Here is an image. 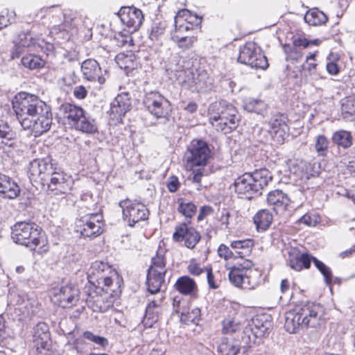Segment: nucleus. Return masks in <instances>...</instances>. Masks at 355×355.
Here are the masks:
<instances>
[{
	"label": "nucleus",
	"instance_id": "nucleus-1",
	"mask_svg": "<svg viewBox=\"0 0 355 355\" xmlns=\"http://www.w3.org/2000/svg\"><path fill=\"white\" fill-rule=\"evenodd\" d=\"M12 107L21 127L31 130L35 137L50 130L53 121L51 108L37 96L20 93L15 97Z\"/></svg>",
	"mask_w": 355,
	"mask_h": 355
},
{
	"label": "nucleus",
	"instance_id": "nucleus-2",
	"mask_svg": "<svg viewBox=\"0 0 355 355\" xmlns=\"http://www.w3.org/2000/svg\"><path fill=\"white\" fill-rule=\"evenodd\" d=\"M237 110L225 100L211 103L208 108L209 121L217 131L229 133L237 125Z\"/></svg>",
	"mask_w": 355,
	"mask_h": 355
},
{
	"label": "nucleus",
	"instance_id": "nucleus-3",
	"mask_svg": "<svg viewBox=\"0 0 355 355\" xmlns=\"http://www.w3.org/2000/svg\"><path fill=\"white\" fill-rule=\"evenodd\" d=\"M11 237L15 243L24 245L31 250H35L40 245L44 247L46 241L44 233L37 224L24 221L13 225Z\"/></svg>",
	"mask_w": 355,
	"mask_h": 355
},
{
	"label": "nucleus",
	"instance_id": "nucleus-4",
	"mask_svg": "<svg viewBox=\"0 0 355 355\" xmlns=\"http://www.w3.org/2000/svg\"><path fill=\"white\" fill-rule=\"evenodd\" d=\"M311 261H313L315 267L324 276L327 285L330 286L332 282V272L329 267L315 257L310 256L308 253L302 254L297 248H291L288 251V263L292 269L296 271H300L303 268H309Z\"/></svg>",
	"mask_w": 355,
	"mask_h": 355
},
{
	"label": "nucleus",
	"instance_id": "nucleus-5",
	"mask_svg": "<svg viewBox=\"0 0 355 355\" xmlns=\"http://www.w3.org/2000/svg\"><path fill=\"white\" fill-rule=\"evenodd\" d=\"M75 228L85 238H96L103 232V216L98 213H89L78 218Z\"/></svg>",
	"mask_w": 355,
	"mask_h": 355
},
{
	"label": "nucleus",
	"instance_id": "nucleus-6",
	"mask_svg": "<svg viewBox=\"0 0 355 355\" xmlns=\"http://www.w3.org/2000/svg\"><path fill=\"white\" fill-rule=\"evenodd\" d=\"M238 61L252 68L266 69L268 67L266 57L254 42H248L241 47Z\"/></svg>",
	"mask_w": 355,
	"mask_h": 355
},
{
	"label": "nucleus",
	"instance_id": "nucleus-7",
	"mask_svg": "<svg viewBox=\"0 0 355 355\" xmlns=\"http://www.w3.org/2000/svg\"><path fill=\"white\" fill-rule=\"evenodd\" d=\"M304 327L316 328L325 321V310L320 304L307 302L297 305Z\"/></svg>",
	"mask_w": 355,
	"mask_h": 355
},
{
	"label": "nucleus",
	"instance_id": "nucleus-8",
	"mask_svg": "<svg viewBox=\"0 0 355 355\" xmlns=\"http://www.w3.org/2000/svg\"><path fill=\"white\" fill-rule=\"evenodd\" d=\"M272 318L270 314L260 313L253 317L245 327L243 334L249 343H255L258 338L264 337L272 327Z\"/></svg>",
	"mask_w": 355,
	"mask_h": 355
},
{
	"label": "nucleus",
	"instance_id": "nucleus-9",
	"mask_svg": "<svg viewBox=\"0 0 355 355\" xmlns=\"http://www.w3.org/2000/svg\"><path fill=\"white\" fill-rule=\"evenodd\" d=\"M63 21L60 24L53 26L50 34L58 43L69 40L76 33L77 27L76 14L71 10H65L62 13Z\"/></svg>",
	"mask_w": 355,
	"mask_h": 355
},
{
	"label": "nucleus",
	"instance_id": "nucleus-10",
	"mask_svg": "<svg viewBox=\"0 0 355 355\" xmlns=\"http://www.w3.org/2000/svg\"><path fill=\"white\" fill-rule=\"evenodd\" d=\"M144 104L149 112L157 119L167 118L171 111L169 101L156 91L146 93Z\"/></svg>",
	"mask_w": 355,
	"mask_h": 355
},
{
	"label": "nucleus",
	"instance_id": "nucleus-11",
	"mask_svg": "<svg viewBox=\"0 0 355 355\" xmlns=\"http://www.w3.org/2000/svg\"><path fill=\"white\" fill-rule=\"evenodd\" d=\"M119 206L122 209L124 220L130 227L148 218L149 211L142 203L125 199L120 201Z\"/></svg>",
	"mask_w": 355,
	"mask_h": 355
},
{
	"label": "nucleus",
	"instance_id": "nucleus-12",
	"mask_svg": "<svg viewBox=\"0 0 355 355\" xmlns=\"http://www.w3.org/2000/svg\"><path fill=\"white\" fill-rule=\"evenodd\" d=\"M211 158L207 144L202 140H193L187 153V159L193 166H205Z\"/></svg>",
	"mask_w": 355,
	"mask_h": 355
},
{
	"label": "nucleus",
	"instance_id": "nucleus-13",
	"mask_svg": "<svg viewBox=\"0 0 355 355\" xmlns=\"http://www.w3.org/2000/svg\"><path fill=\"white\" fill-rule=\"evenodd\" d=\"M44 184H46L48 190L55 195L67 193L71 191L73 180L70 175L56 168Z\"/></svg>",
	"mask_w": 355,
	"mask_h": 355
},
{
	"label": "nucleus",
	"instance_id": "nucleus-14",
	"mask_svg": "<svg viewBox=\"0 0 355 355\" xmlns=\"http://www.w3.org/2000/svg\"><path fill=\"white\" fill-rule=\"evenodd\" d=\"M79 294L78 287L69 284L55 291L53 300L62 308H71L77 304L79 301Z\"/></svg>",
	"mask_w": 355,
	"mask_h": 355
},
{
	"label": "nucleus",
	"instance_id": "nucleus-15",
	"mask_svg": "<svg viewBox=\"0 0 355 355\" xmlns=\"http://www.w3.org/2000/svg\"><path fill=\"white\" fill-rule=\"evenodd\" d=\"M173 238L177 242L184 241L185 247L193 249L200 241L201 236L195 228L184 223L175 227Z\"/></svg>",
	"mask_w": 355,
	"mask_h": 355
},
{
	"label": "nucleus",
	"instance_id": "nucleus-16",
	"mask_svg": "<svg viewBox=\"0 0 355 355\" xmlns=\"http://www.w3.org/2000/svg\"><path fill=\"white\" fill-rule=\"evenodd\" d=\"M55 168L53 164L44 159H34L29 164L28 173L31 180L41 181L44 184Z\"/></svg>",
	"mask_w": 355,
	"mask_h": 355
},
{
	"label": "nucleus",
	"instance_id": "nucleus-17",
	"mask_svg": "<svg viewBox=\"0 0 355 355\" xmlns=\"http://www.w3.org/2000/svg\"><path fill=\"white\" fill-rule=\"evenodd\" d=\"M318 40H308L303 37H295L293 40V44H285L283 50L286 55V60L298 61L302 58V52L300 47L307 48L310 45H318Z\"/></svg>",
	"mask_w": 355,
	"mask_h": 355
},
{
	"label": "nucleus",
	"instance_id": "nucleus-18",
	"mask_svg": "<svg viewBox=\"0 0 355 355\" xmlns=\"http://www.w3.org/2000/svg\"><path fill=\"white\" fill-rule=\"evenodd\" d=\"M121 21L130 28V31H135L139 28L143 23L144 15L141 10L125 7L119 12Z\"/></svg>",
	"mask_w": 355,
	"mask_h": 355
},
{
	"label": "nucleus",
	"instance_id": "nucleus-19",
	"mask_svg": "<svg viewBox=\"0 0 355 355\" xmlns=\"http://www.w3.org/2000/svg\"><path fill=\"white\" fill-rule=\"evenodd\" d=\"M130 107L131 101L128 94H119L111 103L110 116L113 120L120 121Z\"/></svg>",
	"mask_w": 355,
	"mask_h": 355
},
{
	"label": "nucleus",
	"instance_id": "nucleus-20",
	"mask_svg": "<svg viewBox=\"0 0 355 355\" xmlns=\"http://www.w3.org/2000/svg\"><path fill=\"white\" fill-rule=\"evenodd\" d=\"M83 76L89 81H98L100 85L105 83L106 78L101 74V68L98 62L93 59L85 60L81 65Z\"/></svg>",
	"mask_w": 355,
	"mask_h": 355
},
{
	"label": "nucleus",
	"instance_id": "nucleus-21",
	"mask_svg": "<svg viewBox=\"0 0 355 355\" xmlns=\"http://www.w3.org/2000/svg\"><path fill=\"white\" fill-rule=\"evenodd\" d=\"M236 192L240 198L250 199L253 194H258L250 173H245L239 176L234 182Z\"/></svg>",
	"mask_w": 355,
	"mask_h": 355
},
{
	"label": "nucleus",
	"instance_id": "nucleus-22",
	"mask_svg": "<svg viewBox=\"0 0 355 355\" xmlns=\"http://www.w3.org/2000/svg\"><path fill=\"white\" fill-rule=\"evenodd\" d=\"M60 112L64 124L73 129L80 117L82 116L85 110L79 106L71 103H64L60 106Z\"/></svg>",
	"mask_w": 355,
	"mask_h": 355
},
{
	"label": "nucleus",
	"instance_id": "nucleus-23",
	"mask_svg": "<svg viewBox=\"0 0 355 355\" xmlns=\"http://www.w3.org/2000/svg\"><path fill=\"white\" fill-rule=\"evenodd\" d=\"M267 202L269 205L273 207V209L278 214L284 212L291 200L286 193L282 190L276 189L268 194Z\"/></svg>",
	"mask_w": 355,
	"mask_h": 355
},
{
	"label": "nucleus",
	"instance_id": "nucleus-24",
	"mask_svg": "<svg viewBox=\"0 0 355 355\" xmlns=\"http://www.w3.org/2000/svg\"><path fill=\"white\" fill-rule=\"evenodd\" d=\"M112 273V269L107 263L101 261H96L93 262L87 271V279L89 282L92 285H96V282L105 275ZM113 275L116 276V273L113 272Z\"/></svg>",
	"mask_w": 355,
	"mask_h": 355
},
{
	"label": "nucleus",
	"instance_id": "nucleus-25",
	"mask_svg": "<svg viewBox=\"0 0 355 355\" xmlns=\"http://www.w3.org/2000/svg\"><path fill=\"white\" fill-rule=\"evenodd\" d=\"M162 297L156 299L150 300V302L146 309V313L143 322L146 327H152L158 320V315L161 310Z\"/></svg>",
	"mask_w": 355,
	"mask_h": 355
},
{
	"label": "nucleus",
	"instance_id": "nucleus-26",
	"mask_svg": "<svg viewBox=\"0 0 355 355\" xmlns=\"http://www.w3.org/2000/svg\"><path fill=\"white\" fill-rule=\"evenodd\" d=\"M19 192V187L15 182L8 176L0 173V193L3 198H15Z\"/></svg>",
	"mask_w": 355,
	"mask_h": 355
},
{
	"label": "nucleus",
	"instance_id": "nucleus-27",
	"mask_svg": "<svg viewBox=\"0 0 355 355\" xmlns=\"http://www.w3.org/2000/svg\"><path fill=\"white\" fill-rule=\"evenodd\" d=\"M229 270V279L230 282L237 287H244L248 288H252L257 285V282H254L251 284L250 277L253 272L252 270L249 271V275H247L243 272H240L239 271L227 269ZM254 273H257V272H254Z\"/></svg>",
	"mask_w": 355,
	"mask_h": 355
},
{
	"label": "nucleus",
	"instance_id": "nucleus-28",
	"mask_svg": "<svg viewBox=\"0 0 355 355\" xmlns=\"http://www.w3.org/2000/svg\"><path fill=\"white\" fill-rule=\"evenodd\" d=\"M166 273L148 270L146 285L148 291L151 294L157 293L165 286Z\"/></svg>",
	"mask_w": 355,
	"mask_h": 355
},
{
	"label": "nucleus",
	"instance_id": "nucleus-29",
	"mask_svg": "<svg viewBox=\"0 0 355 355\" xmlns=\"http://www.w3.org/2000/svg\"><path fill=\"white\" fill-rule=\"evenodd\" d=\"M73 129L82 133L92 135L98 132V125L96 120L85 111Z\"/></svg>",
	"mask_w": 355,
	"mask_h": 355
},
{
	"label": "nucleus",
	"instance_id": "nucleus-30",
	"mask_svg": "<svg viewBox=\"0 0 355 355\" xmlns=\"http://www.w3.org/2000/svg\"><path fill=\"white\" fill-rule=\"evenodd\" d=\"M284 327L286 330L291 334H295L300 327H304L297 306L286 312Z\"/></svg>",
	"mask_w": 355,
	"mask_h": 355
},
{
	"label": "nucleus",
	"instance_id": "nucleus-31",
	"mask_svg": "<svg viewBox=\"0 0 355 355\" xmlns=\"http://www.w3.org/2000/svg\"><path fill=\"white\" fill-rule=\"evenodd\" d=\"M250 175L252 179L253 184H254L258 194L261 193V191L272 180L270 171L266 168L256 170L253 173H250Z\"/></svg>",
	"mask_w": 355,
	"mask_h": 355
},
{
	"label": "nucleus",
	"instance_id": "nucleus-32",
	"mask_svg": "<svg viewBox=\"0 0 355 355\" xmlns=\"http://www.w3.org/2000/svg\"><path fill=\"white\" fill-rule=\"evenodd\" d=\"M175 288L181 294L185 295H193L198 290L197 285L194 280L188 276L179 277L175 284Z\"/></svg>",
	"mask_w": 355,
	"mask_h": 355
},
{
	"label": "nucleus",
	"instance_id": "nucleus-33",
	"mask_svg": "<svg viewBox=\"0 0 355 355\" xmlns=\"http://www.w3.org/2000/svg\"><path fill=\"white\" fill-rule=\"evenodd\" d=\"M254 241L252 239L234 241L231 243L234 256L248 258L252 253Z\"/></svg>",
	"mask_w": 355,
	"mask_h": 355
},
{
	"label": "nucleus",
	"instance_id": "nucleus-34",
	"mask_svg": "<svg viewBox=\"0 0 355 355\" xmlns=\"http://www.w3.org/2000/svg\"><path fill=\"white\" fill-rule=\"evenodd\" d=\"M273 216L268 209L259 210L254 216L253 221L258 230H267L272 222Z\"/></svg>",
	"mask_w": 355,
	"mask_h": 355
},
{
	"label": "nucleus",
	"instance_id": "nucleus-35",
	"mask_svg": "<svg viewBox=\"0 0 355 355\" xmlns=\"http://www.w3.org/2000/svg\"><path fill=\"white\" fill-rule=\"evenodd\" d=\"M304 19L311 26H321L328 20L327 15L316 8L307 11Z\"/></svg>",
	"mask_w": 355,
	"mask_h": 355
},
{
	"label": "nucleus",
	"instance_id": "nucleus-36",
	"mask_svg": "<svg viewBox=\"0 0 355 355\" xmlns=\"http://www.w3.org/2000/svg\"><path fill=\"white\" fill-rule=\"evenodd\" d=\"M166 250L163 248H159L156 255L151 259V264L148 269L150 271L162 272L166 273L167 269L166 267Z\"/></svg>",
	"mask_w": 355,
	"mask_h": 355
},
{
	"label": "nucleus",
	"instance_id": "nucleus-37",
	"mask_svg": "<svg viewBox=\"0 0 355 355\" xmlns=\"http://www.w3.org/2000/svg\"><path fill=\"white\" fill-rule=\"evenodd\" d=\"M331 140L334 144L343 148H348L352 145V136L350 132L344 130L334 132Z\"/></svg>",
	"mask_w": 355,
	"mask_h": 355
},
{
	"label": "nucleus",
	"instance_id": "nucleus-38",
	"mask_svg": "<svg viewBox=\"0 0 355 355\" xmlns=\"http://www.w3.org/2000/svg\"><path fill=\"white\" fill-rule=\"evenodd\" d=\"M252 261L246 257H239L234 256L233 263H227V269H232L247 274V272L252 268Z\"/></svg>",
	"mask_w": 355,
	"mask_h": 355
},
{
	"label": "nucleus",
	"instance_id": "nucleus-39",
	"mask_svg": "<svg viewBox=\"0 0 355 355\" xmlns=\"http://www.w3.org/2000/svg\"><path fill=\"white\" fill-rule=\"evenodd\" d=\"M178 212L183 215L186 218H191L197 211L196 205L183 198H180L177 201Z\"/></svg>",
	"mask_w": 355,
	"mask_h": 355
},
{
	"label": "nucleus",
	"instance_id": "nucleus-40",
	"mask_svg": "<svg viewBox=\"0 0 355 355\" xmlns=\"http://www.w3.org/2000/svg\"><path fill=\"white\" fill-rule=\"evenodd\" d=\"M172 40L177 43L178 47L182 50H188L193 47L197 39L194 36H187L183 34L173 33Z\"/></svg>",
	"mask_w": 355,
	"mask_h": 355
},
{
	"label": "nucleus",
	"instance_id": "nucleus-41",
	"mask_svg": "<svg viewBox=\"0 0 355 355\" xmlns=\"http://www.w3.org/2000/svg\"><path fill=\"white\" fill-rule=\"evenodd\" d=\"M14 43L16 46V51L17 54L20 52L19 49L21 47H31L36 44V40L33 38L30 33H21L18 35L17 37L15 40Z\"/></svg>",
	"mask_w": 355,
	"mask_h": 355
},
{
	"label": "nucleus",
	"instance_id": "nucleus-42",
	"mask_svg": "<svg viewBox=\"0 0 355 355\" xmlns=\"http://www.w3.org/2000/svg\"><path fill=\"white\" fill-rule=\"evenodd\" d=\"M22 64L30 69H36L43 67L45 62L38 55L28 54L21 58Z\"/></svg>",
	"mask_w": 355,
	"mask_h": 355
},
{
	"label": "nucleus",
	"instance_id": "nucleus-43",
	"mask_svg": "<svg viewBox=\"0 0 355 355\" xmlns=\"http://www.w3.org/2000/svg\"><path fill=\"white\" fill-rule=\"evenodd\" d=\"M205 176L204 167H200L197 169H192V171L188 177V181L194 184L196 190L200 191L202 187H206V185L202 184V178Z\"/></svg>",
	"mask_w": 355,
	"mask_h": 355
},
{
	"label": "nucleus",
	"instance_id": "nucleus-44",
	"mask_svg": "<svg viewBox=\"0 0 355 355\" xmlns=\"http://www.w3.org/2000/svg\"><path fill=\"white\" fill-rule=\"evenodd\" d=\"M266 104L260 100L249 99L245 103L244 108L249 112H255L259 114H262L266 110Z\"/></svg>",
	"mask_w": 355,
	"mask_h": 355
},
{
	"label": "nucleus",
	"instance_id": "nucleus-45",
	"mask_svg": "<svg viewBox=\"0 0 355 355\" xmlns=\"http://www.w3.org/2000/svg\"><path fill=\"white\" fill-rule=\"evenodd\" d=\"M239 346L234 341H223L218 347L220 355H236L239 352Z\"/></svg>",
	"mask_w": 355,
	"mask_h": 355
},
{
	"label": "nucleus",
	"instance_id": "nucleus-46",
	"mask_svg": "<svg viewBox=\"0 0 355 355\" xmlns=\"http://www.w3.org/2000/svg\"><path fill=\"white\" fill-rule=\"evenodd\" d=\"M341 112L344 118L355 114V97L349 96L342 100Z\"/></svg>",
	"mask_w": 355,
	"mask_h": 355
},
{
	"label": "nucleus",
	"instance_id": "nucleus-47",
	"mask_svg": "<svg viewBox=\"0 0 355 355\" xmlns=\"http://www.w3.org/2000/svg\"><path fill=\"white\" fill-rule=\"evenodd\" d=\"M34 338L35 340L37 342V345L39 344V340H41V346L43 348H45L44 343H46L47 340L49 338L48 327L46 326V324L40 323L37 324V326L35 328Z\"/></svg>",
	"mask_w": 355,
	"mask_h": 355
},
{
	"label": "nucleus",
	"instance_id": "nucleus-48",
	"mask_svg": "<svg viewBox=\"0 0 355 355\" xmlns=\"http://www.w3.org/2000/svg\"><path fill=\"white\" fill-rule=\"evenodd\" d=\"M329 141L328 139L323 135H319L316 137L315 143V150L319 156H326Z\"/></svg>",
	"mask_w": 355,
	"mask_h": 355
},
{
	"label": "nucleus",
	"instance_id": "nucleus-49",
	"mask_svg": "<svg viewBox=\"0 0 355 355\" xmlns=\"http://www.w3.org/2000/svg\"><path fill=\"white\" fill-rule=\"evenodd\" d=\"M200 317V310L198 308L192 309L187 313L181 312L180 320L186 324L189 323L197 324Z\"/></svg>",
	"mask_w": 355,
	"mask_h": 355
},
{
	"label": "nucleus",
	"instance_id": "nucleus-50",
	"mask_svg": "<svg viewBox=\"0 0 355 355\" xmlns=\"http://www.w3.org/2000/svg\"><path fill=\"white\" fill-rule=\"evenodd\" d=\"M17 303L20 304L22 306L21 309L24 308L26 310V314L28 315H33L37 312L38 303L37 300L33 297H28L26 300L23 299L21 300V302L20 300H18Z\"/></svg>",
	"mask_w": 355,
	"mask_h": 355
},
{
	"label": "nucleus",
	"instance_id": "nucleus-51",
	"mask_svg": "<svg viewBox=\"0 0 355 355\" xmlns=\"http://www.w3.org/2000/svg\"><path fill=\"white\" fill-rule=\"evenodd\" d=\"M272 130L275 137H279L281 140H284V137L288 131L287 125L279 120H275L272 123Z\"/></svg>",
	"mask_w": 355,
	"mask_h": 355
},
{
	"label": "nucleus",
	"instance_id": "nucleus-52",
	"mask_svg": "<svg viewBox=\"0 0 355 355\" xmlns=\"http://www.w3.org/2000/svg\"><path fill=\"white\" fill-rule=\"evenodd\" d=\"M164 21L155 22L150 30L149 37L153 41H157L163 35L166 29Z\"/></svg>",
	"mask_w": 355,
	"mask_h": 355
},
{
	"label": "nucleus",
	"instance_id": "nucleus-53",
	"mask_svg": "<svg viewBox=\"0 0 355 355\" xmlns=\"http://www.w3.org/2000/svg\"><path fill=\"white\" fill-rule=\"evenodd\" d=\"M315 53H311L306 55V61L302 65V71L307 72L308 75H312L315 73L317 64L315 60Z\"/></svg>",
	"mask_w": 355,
	"mask_h": 355
},
{
	"label": "nucleus",
	"instance_id": "nucleus-54",
	"mask_svg": "<svg viewBox=\"0 0 355 355\" xmlns=\"http://www.w3.org/2000/svg\"><path fill=\"white\" fill-rule=\"evenodd\" d=\"M241 328L240 323L234 318H226L223 322V332L225 334H233Z\"/></svg>",
	"mask_w": 355,
	"mask_h": 355
},
{
	"label": "nucleus",
	"instance_id": "nucleus-55",
	"mask_svg": "<svg viewBox=\"0 0 355 355\" xmlns=\"http://www.w3.org/2000/svg\"><path fill=\"white\" fill-rule=\"evenodd\" d=\"M84 337L86 339L91 340L93 343H94L101 347H105L108 343L107 340L105 338L94 335L91 331H85L84 333Z\"/></svg>",
	"mask_w": 355,
	"mask_h": 355
},
{
	"label": "nucleus",
	"instance_id": "nucleus-56",
	"mask_svg": "<svg viewBox=\"0 0 355 355\" xmlns=\"http://www.w3.org/2000/svg\"><path fill=\"white\" fill-rule=\"evenodd\" d=\"M113 282L112 276L105 275L102 277L98 282H96V285H94L96 288H100L103 291H106L107 292L108 288L112 286Z\"/></svg>",
	"mask_w": 355,
	"mask_h": 355
},
{
	"label": "nucleus",
	"instance_id": "nucleus-57",
	"mask_svg": "<svg viewBox=\"0 0 355 355\" xmlns=\"http://www.w3.org/2000/svg\"><path fill=\"white\" fill-rule=\"evenodd\" d=\"M13 134L11 128L8 123L3 120H0V139H11Z\"/></svg>",
	"mask_w": 355,
	"mask_h": 355
},
{
	"label": "nucleus",
	"instance_id": "nucleus-58",
	"mask_svg": "<svg viewBox=\"0 0 355 355\" xmlns=\"http://www.w3.org/2000/svg\"><path fill=\"white\" fill-rule=\"evenodd\" d=\"M218 254L220 257L225 260H228L232 257H234V252L231 251L228 246L221 244L218 248Z\"/></svg>",
	"mask_w": 355,
	"mask_h": 355
},
{
	"label": "nucleus",
	"instance_id": "nucleus-59",
	"mask_svg": "<svg viewBox=\"0 0 355 355\" xmlns=\"http://www.w3.org/2000/svg\"><path fill=\"white\" fill-rule=\"evenodd\" d=\"M192 24L187 21L175 23V31L173 33L183 34L184 31H189L192 29Z\"/></svg>",
	"mask_w": 355,
	"mask_h": 355
},
{
	"label": "nucleus",
	"instance_id": "nucleus-60",
	"mask_svg": "<svg viewBox=\"0 0 355 355\" xmlns=\"http://www.w3.org/2000/svg\"><path fill=\"white\" fill-rule=\"evenodd\" d=\"M191 14V11L187 9H182L179 10L175 17V23L187 21V18H189Z\"/></svg>",
	"mask_w": 355,
	"mask_h": 355
},
{
	"label": "nucleus",
	"instance_id": "nucleus-61",
	"mask_svg": "<svg viewBox=\"0 0 355 355\" xmlns=\"http://www.w3.org/2000/svg\"><path fill=\"white\" fill-rule=\"evenodd\" d=\"M179 186L180 182L177 177L172 176L168 178L167 182V187L171 192L176 191L178 189Z\"/></svg>",
	"mask_w": 355,
	"mask_h": 355
},
{
	"label": "nucleus",
	"instance_id": "nucleus-62",
	"mask_svg": "<svg viewBox=\"0 0 355 355\" xmlns=\"http://www.w3.org/2000/svg\"><path fill=\"white\" fill-rule=\"evenodd\" d=\"M87 94L86 88L83 85L76 86L73 89V95L76 98L84 99Z\"/></svg>",
	"mask_w": 355,
	"mask_h": 355
},
{
	"label": "nucleus",
	"instance_id": "nucleus-63",
	"mask_svg": "<svg viewBox=\"0 0 355 355\" xmlns=\"http://www.w3.org/2000/svg\"><path fill=\"white\" fill-rule=\"evenodd\" d=\"M188 270L191 275L196 276L205 272V270L200 268V266L196 263H191L188 266Z\"/></svg>",
	"mask_w": 355,
	"mask_h": 355
},
{
	"label": "nucleus",
	"instance_id": "nucleus-64",
	"mask_svg": "<svg viewBox=\"0 0 355 355\" xmlns=\"http://www.w3.org/2000/svg\"><path fill=\"white\" fill-rule=\"evenodd\" d=\"M300 222L309 226H315L318 223L317 218L315 217H312L309 214L304 215L300 218Z\"/></svg>",
	"mask_w": 355,
	"mask_h": 355
}]
</instances>
